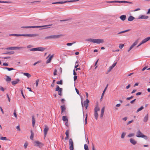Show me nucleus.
Masks as SVG:
<instances>
[{"instance_id": "obj_1", "label": "nucleus", "mask_w": 150, "mask_h": 150, "mask_svg": "<svg viewBox=\"0 0 150 150\" xmlns=\"http://www.w3.org/2000/svg\"><path fill=\"white\" fill-rule=\"evenodd\" d=\"M10 36H25V37H35L38 36L39 35L37 34H13L9 35Z\"/></svg>"}, {"instance_id": "obj_2", "label": "nucleus", "mask_w": 150, "mask_h": 150, "mask_svg": "<svg viewBox=\"0 0 150 150\" xmlns=\"http://www.w3.org/2000/svg\"><path fill=\"white\" fill-rule=\"evenodd\" d=\"M86 41H89L93 43L99 44L100 43H103L104 42V40L101 39H94L89 38L86 40Z\"/></svg>"}, {"instance_id": "obj_3", "label": "nucleus", "mask_w": 150, "mask_h": 150, "mask_svg": "<svg viewBox=\"0 0 150 150\" xmlns=\"http://www.w3.org/2000/svg\"><path fill=\"white\" fill-rule=\"evenodd\" d=\"M136 137H142L146 140L148 139L147 136L144 135L139 130L137 132Z\"/></svg>"}, {"instance_id": "obj_4", "label": "nucleus", "mask_w": 150, "mask_h": 150, "mask_svg": "<svg viewBox=\"0 0 150 150\" xmlns=\"http://www.w3.org/2000/svg\"><path fill=\"white\" fill-rule=\"evenodd\" d=\"M52 25V24H50L47 25H44L42 26H22L21 27V28H39L42 27H47L48 26H50Z\"/></svg>"}, {"instance_id": "obj_5", "label": "nucleus", "mask_w": 150, "mask_h": 150, "mask_svg": "<svg viewBox=\"0 0 150 150\" xmlns=\"http://www.w3.org/2000/svg\"><path fill=\"white\" fill-rule=\"evenodd\" d=\"M61 36H62V35H52L46 37L45 38V39L47 40L51 39L59 38Z\"/></svg>"}, {"instance_id": "obj_6", "label": "nucleus", "mask_w": 150, "mask_h": 150, "mask_svg": "<svg viewBox=\"0 0 150 150\" xmlns=\"http://www.w3.org/2000/svg\"><path fill=\"white\" fill-rule=\"evenodd\" d=\"M79 0H71V1H59L57 2H53L52 3V4H63L65 3H67V2H72L75 1H78Z\"/></svg>"}, {"instance_id": "obj_7", "label": "nucleus", "mask_w": 150, "mask_h": 150, "mask_svg": "<svg viewBox=\"0 0 150 150\" xmlns=\"http://www.w3.org/2000/svg\"><path fill=\"white\" fill-rule=\"evenodd\" d=\"M69 149L70 150H74V142L72 139L70 138L69 139Z\"/></svg>"}, {"instance_id": "obj_8", "label": "nucleus", "mask_w": 150, "mask_h": 150, "mask_svg": "<svg viewBox=\"0 0 150 150\" xmlns=\"http://www.w3.org/2000/svg\"><path fill=\"white\" fill-rule=\"evenodd\" d=\"M55 90L56 91H58V95L60 96L62 95V89L61 88H60L59 86L57 85V87L55 88Z\"/></svg>"}, {"instance_id": "obj_9", "label": "nucleus", "mask_w": 150, "mask_h": 150, "mask_svg": "<svg viewBox=\"0 0 150 150\" xmlns=\"http://www.w3.org/2000/svg\"><path fill=\"white\" fill-rule=\"evenodd\" d=\"M34 146H38L40 148L43 146L44 144L42 143L39 142L38 141H36L34 142Z\"/></svg>"}, {"instance_id": "obj_10", "label": "nucleus", "mask_w": 150, "mask_h": 150, "mask_svg": "<svg viewBox=\"0 0 150 150\" xmlns=\"http://www.w3.org/2000/svg\"><path fill=\"white\" fill-rule=\"evenodd\" d=\"M49 128L46 125H45V128L44 129L43 132H44V135L45 137L47 134V132L49 130Z\"/></svg>"}, {"instance_id": "obj_11", "label": "nucleus", "mask_w": 150, "mask_h": 150, "mask_svg": "<svg viewBox=\"0 0 150 150\" xmlns=\"http://www.w3.org/2000/svg\"><path fill=\"white\" fill-rule=\"evenodd\" d=\"M138 40H137L130 46L129 49L128 50V52H129L134 46H136L138 43Z\"/></svg>"}, {"instance_id": "obj_12", "label": "nucleus", "mask_w": 150, "mask_h": 150, "mask_svg": "<svg viewBox=\"0 0 150 150\" xmlns=\"http://www.w3.org/2000/svg\"><path fill=\"white\" fill-rule=\"evenodd\" d=\"M117 62H116L113 64L111 66L109 67V69L108 70V73L110 72L111 71L112 69L115 66Z\"/></svg>"}, {"instance_id": "obj_13", "label": "nucleus", "mask_w": 150, "mask_h": 150, "mask_svg": "<svg viewBox=\"0 0 150 150\" xmlns=\"http://www.w3.org/2000/svg\"><path fill=\"white\" fill-rule=\"evenodd\" d=\"M89 100L87 99L86 100L84 101V105L85 107L86 108V109L87 108L88 103H89Z\"/></svg>"}, {"instance_id": "obj_14", "label": "nucleus", "mask_w": 150, "mask_h": 150, "mask_svg": "<svg viewBox=\"0 0 150 150\" xmlns=\"http://www.w3.org/2000/svg\"><path fill=\"white\" fill-rule=\"evenodd\" d=\"M148 18L149 17L148 16L142 15L140 16L138 18V19H146Z\"/></svg>"}, {"instance_id": "obj_15", "label": "nucleus", "mask_w": 150, "mask_h": 150, "mask_svg": "<svg viewBox=\"0 0 150 150\" xmlns=\"http://www.w3.org/2000/svg\"><path fill=\"white\" fill-rule=\"evenodd\" d=\"M129 140L130 142L133 145H135L137 143V142L134 139L131 138Z\"/></svg>"}, {"instance_id": "obj_16", "label": "nucleus", "mask_w": 150, "mask_h": 150, "mask_svg": "<svg viewBox=\"0 0 150 150\" xmlns=\"http://www.w3.org/2000/svg\"><path fill=\"white\" fill-rule=\"evenodd\" d=\"M65 134L66 135V137H65V139L66 140H68L69 138V130H67L65 132Z\"/></svg>"}, {"instance_id": "obj_17", "label": "nucleus", "mask_w": 150, "mask_h": 150, "mask_svg": "<svg viewBox=\"0 0 150 150\" xmlns=\"http://www.w3.org/2000/svg\"><path fill=\"white\" fill-rule=\"evenodd\" d=\"M61 113L62 114L66 110V107L65 105H63L61 106Z\"/></svg>"}, {"instance_id": "obj_18", "label": "nucleus", "mask_w": 150, "mask_h": 150, "mask_svg": "<svg viewBox=\"0 0 150 150\" xmlns=\"http://www.w3.org/2000/svg\"><path fill=\"white\" fill-rule=\"evenodd\" d=\"M19 81L20 80L19 79H17L15 81H12L11 82V83L13 85H14L17 84L19 82Z\"/></svg>"}, {"instance_id": "obj_19", "label": "nucleus", "mask_w": 150, "mask_h": 150, "mask_svg": "<svg viewBox=\"0 0 150 150\" xmlns=\"http://www.w3.org/2000/svg\"><path fill=\"white\" fill-rule=\"evenodd\" d=\"M120 19L122 21H124L126 18V16L125 15H122L120 17Z\"/></svg>"}, {"instance_id": "obj_20", "label": "nucleus", "mask_w": 150, "mask_h": 150, "mask_svg": "<svg viewBox=\"0 0 150 150\" xmlns=\"http://www.w3.org/2000/svg\"><path fill=\"white\" fill-rule=\"evenodd\" d=\"M148 120V115L147 114L144 117V118L143 121L144 122H146Z\"/></svg>"}, {"instance_id": "obj_21", "label": "nucleus", "mask_w": 150, "mask_h": 150, "mask_svg": "<svg viewBox=\"0 0 150 150\" xmlns=\"http://www.w3.org/2000/svg\"><path fill=\"white\" fill-rule=\"evenodd\" d=\"M45 48L42 47H38L37 48V51L42 52L45 50Z\"/></svg>"}, {"instance_id": "obj_22", "label": "nucleus", "mask_w": 150, "mask_h": 150, "mask_svg": "<svg viewBox=\"0 0 150 150\" xmlns=\"http://www.w3.org/2000/svg\"><path fill=\"white\" fill-rule=\"evenodd\" d=\"M149 40H150V37H148L142 40V42L144 44Z\"/></svg>"}, {"instance_id": "obj_23", "label": "nucleus", "mask_w": 150, "mask_h": 150, "mask_svg": "<svg viewBox=\"0 0 150 150\" xmlns=\"http://www.w3.org/2000/svg\"><path fill=\"white\" fill-rule=\"evenodd\" d=\"M118 3H129V4H132V2H131L130 1H118Z\"/></svg>"}, {"instance_id": "obj_24", "label": "nucleus", "mask_w": 150, "mask_h": 150, "mask_svg": "<svg viewBox=\"0 0 150 150\" xmlns=\"http://www.w3.org/2000/svg\"><path fill=\"white\" fill-rule=\"evenodd\" d=\"M53 57V55H52L51 56H50L49 58L46 61L47 63H48L50 62L51 59Z\"/></svg>"}, {"instance_id": "obj_25", "label": "nucleus", "mask_w": 150, "mask_h": 150, "mask_svg": "<svg viewBox=\"0 0 150 150\" xmlns=\"http://www.w3.org/2000/svg\"><path fill=\"white\" fill-rule=\"evenodd\" d=\"M32 121L33 126L34 127V126L35 123V119L34 117V116H32Z\"/></svg>"}, {"instance_id": "obj_26", "label": "nucleus", "mask_w": 150, "mask_h": 150, "mask_svg": "<svg viewBox=\"0 0 150 150\" xmlns=\"http://www.w3.org/2000/svg\"><path fill=\"white\" fill-rule=\"evenodd\" d=\"M135 19V18L132 16H129L128 18V20L129 21H132L133 20Z\"/></svg>"}, {"instance_id": "obj_27", "label": "nucleus", "mask_w": 150, "mask_h": 150, "mask_svg": "<svg viewBox=\"0 0 150 150\" xmlns=\"http://www.w3.org/2000/svg\"><path fill=\"white\" fill-rule=\"evenodd\" d=\"M31 135L30 137V138L31 140H33L34 134L32 130H31Z\"/></svg>"}, {"instance_id": "obj_28", "label": "nucleus", "mask_w": 150, "mask_h": 150, "mask_svg": "<svg viewBox=\"0 0 150 150\" xmlns=\"http://www.w3.org/2000/svg\"><path fill=\"white\" fill-rule=\"evenodd\" d=\"M14 53V52L13 51H12L10 52H6L4 53L3 54H13Z\"/></svg>"}, {"instance_id": "obj_29", "label": "nucleus", "mask_w": 150, "mask_h": 150, "mask_svg": "<svg viewBox=\"0 0 150 150\" xmlns=\"http://www.w3.org/2000/svg\"><path fill=\"white\" fill-rule=\"evenodd\" d=\"M100 110L99 108L98 105H97L94 109V112H97L99 111Z\"/></svg>"}, {"instance_id": "obj_30", "label": "nucleus", "mask_w": 150, "mask_h": 150, "mask_svg": "<svg viewBox=\"0 0 150 150\" xmlns=\"http://www.w3.org/2000/svg\"><path fill=\"white\" fill-rule=\"evenodd\" d=\"M23 74L24 75L27 76L28 78H29L31 76V75L30 74L27 73H24Z\"/></svg>"}, {"instance_id": "obj_31", "label": "nucleus", "mask_w": 150, "mask_h": 150, "mask_svg": "<svg viewBox=\"0 0 150 150\" xmlns=\"http://www.w3.org/2000/svg\"><path fill=\"white\" fill-rule=\"evenodd\" d=\"M62 119L64 121L68 122V119L66 116H63L62 117Z\"/></svg>"}, {"instance_id": "obj_32", "label": "nucleus", "mask_w": 150, "mask_h": 150, "mask_svg": "<svg viewBox=\"0 0 150 150\" xmlns=\"http://www.w3.org/2000/svg\"><path fill=\"white\" fill-rule=\"evenodd\" d=\"M4 69H6L8 70V71H11L12 70H15V69L12 68H8V67H4L3 68Z\"/></svg>"}, {"instance_id": "obj_33", "label": "nucleus", "mask_w": 150, "mask_h": 150, "mask_svg": "<svg viewBox=\"0 0 150 150\" xmlns=\"http://www.w3.org/2000/svg\"><path fill=\"white\" fill-rule=\"evenodd\" d=\"M98 114L97 112H95L94 113V116L96 119L97 120L98 117Z\"/></svg>"}, {"instance_id": "obj_34", "label": "nucleus", "mask_w": 150, "mask_h": 150, "mask_svg": "<svg viewBox=\"0 0 150 150\" xmlns=\"http://www.w3.org/2000/svg\"><path fill=\"white\" fill-rule=\"evenodd\" d=\"M144 109V107L143 106H141L136 111V112L137 113L140 111Z\"/></svg>"}, {"instance_id": "obj_35", "label": "nucleus", "mask_w": 150, "mask_h": 150, "mask_svg": "<svg viewBox=\"0 0 150 150\" xmlns=\"http://www.w3.org/2000/svg\"><path fill=\"white\" fill-rule=\"evenodd\" d=\"M129 30H124V31H122L121 32H120L118 33L117 34L118 35V34H121V33H125L126 32L128 31H129Z\"/></svg>"}, {"instance_id": "obj_36", "label": "nucleus", "mask_w": 150, "mask_h": 150, "mask_svg": "<svg viewBox=\"0 0 150 150\" xmlns=\"http://www.w3.org/2000/svg\"><path fill=\"white\" fill-rule=\"evenodd\" d=\"M134 135V133H131L128 135L127 136V137H133Z\"/></svg>"}, {"instance_id": "obj_37", "label": "nucleus", "mask_w": 150, "mask_h": 150, "mask_svg": "<svg viewBox=\"0 0 150 150\" xmlns=\"http://www.w3.org/2000/svg\"><path fill=\"white\" fill-rule=\"evenodd\" d=\"M11 80V78L9 77V76H6V80L7 81H10Z\"/></svg>"}, {"instance_id": "obj_38", "label": "nucleus", "mask_w": 150, "mask_h": 150, "mask_svg": "<svg viewBox=\"0 0 150 150\" xmlns=\"http://www.w3.org/2000/svg\"><path fill=\"white\" fill-rule=\"evenodd\" d=\"M23 48V47H14V50L22 49Z\"/></svg>"}, {"instance_id": "obj_39", "label": "nucleus", "mask_w": 150, "mask_h": 150, "mask_svg": "<svg viewBox=\"0 0 150 150\" xmlns=\"http://www.w3.org/2000/svg\"><path fill=\"white\" fill-rule=\"evenodd\" d=\"M6 50H14V47H7V48H6Z\"/></svg>"}, {"instance_id": "obj_40", "label": "nucleus", "mask_w": 150, "mask_h": 150, "mask_svg": "<svg viewBox=\"0 0 150 150\" xmlns=\"http://www.w3.org/2000/svg\"><path fill=\"white\" fill-rule=\"evenodd\" d=\"M84 148L85 150H89L88 146L86 144H84Z\"/></svg>"}, {"instance_id": "obj_41", "label": "nucleus", "mask_w": 150, "mask_h": 150, "mask_svg": "<svg viewBox=\"0 0 150 150\" xmlns=\"http://www.w3.org/2000/svg\"><path fill=\"white\" fill-rule=\"evenodd\" d=\"M126 135V133L125 132H123L122 133L121 136V138L122 139H123L124 138L125 136Z\"/></svg>"}, {"instance_id": "obj_42", "label": "nucleus", "mask_w": 150, "mask_h": 150, "mask_svg": "<svg viewBox=\"0 0 150 150\" xmlns=\"http://www.w3.org/2000/svg\"><path fill=\"white\" fill-rule=\"evenodd\" d=\"M57 83L58 84L62 85V81L61 80L60 81H58L57 82Z\"/></svg>"}, {"instance_id": "obj_43", "label": "nucleus", "mask_w": 150, "mask_h": 150, "mask_svg": "<svg viewBox=\"0 0 150 150\" xmlns=\"http://www.w3.org/2000/svg\"><path fill=\"white\" fill-rule=\"evenodd\" d=\"M118 1H106L107 3H118Z\"/></svg>"}, {"instance_id": "obj_44", "label": "nucleus", "mask_w": 150, "mask_h": 150, "mask_svg": "<svg viewBox=\"0 0 150 150\" xmlns=\"http://www.w3.org/2000/svg\"><path fill=\"white\" fill-rule=\"evenodd\" d=\"M30 50L32 51H37V48L30 49Z\"/></svg>"}, {"instance_id": "obj_45", "label": "nucleus", "mask_w": 150, "mask_h": 150, "mask_svg": "<svg viewBox=\"0 0 150 150\" xmlns=\"http://www.w3.org/2000/svg\"><path fill=\"white\" fill-rule=\"evenodd\" d=\"M0 139L3 140H7L6 137H1L0 138Z\"/></svg>"}, {"instance_id": "obj_46", "label": "nucleus", "mask_w": 150, "mask_h": 150, "mask_svg": "<svg viewBox=\"0 0 150 150\" xmlns=\"http://www.w3.org/2000/svg\"><path fill=\"white\" fill-rule=\"evenodd\" d=\"M75 43V42H74L71 43H68L67 44V46H71Z\"/></svg>"}, {"instance_id": "obj_47", "label": "nucleus", "mask_w": 150, "mask_h": 150, "mask_svg": "<svg viewBox=\"0 0 150 150\" xmlns=\"http://www.w3.org/2000/svg\"><path fill=\"white\" fill-rule=\"evenodd\" d=\"M87 115L86 114V118H85V124H86L87 123Z\"/></svg>"}, {"instance_id": "obj_48", "label": "nucleus", "mask_w": 150, "mask_h": 150, "mask_svg": "<svg viewBox=\"0 0 150 150\" xmlns=\"http://www.w3.org/2000/svg\"><path fill=\"white\" fill-rule=\"evenodd\" d=\"M124 47L123 44H120L119 45V47L120 49H122Z\"/></svg>"}, {"instance_id": "obj_49", "label": "nucleus", "mask_w": 150, "mask_h": 150, "mask_svg": "<svg viewBox=\"0 0 150 150\" xmlns=\"http://www.w3.org/2000/svg\"><path fill=\"white\" fill-rule=\"evenodd\" d=\"M39 79H38L37 80H36V87H37L38 86V83L39 82Z\"/></svg>"}, {"instance_id": "obj_50", "label": "nucleus", "mask_w": 150, "mask_h": 150, "mask_svg": "<svg viewBox=\"0 0 150 150\" xmlns=\"http://www.w3.org/2000/svg\"><path fill=\"white\" fill-rule=\"evenodd\" d=\"M53 74L54 76L57 75V70L56 69H54Z\"/></svg>"}, {"instance_id": "obj_51", "label": "nucleus", "mask_w": 150, "mask_h": 150, "mask_svg": "<svg viewBox=\"0 0 150 150\" xmlns=\"http://www.w3.org/2000/svg\"><path fill=\"white\" fill-rule=\"evenodd\" d=\"M21 94H22V96H23V98H25V97L23 94V91L22 89L21 90Z\"/></svg>"}, {"instance_id": "obj_52", "label": "nucleus", "mask_w": 150, "mask_h": 150, "mask_svg": "<svg viewBox=\"0 0 150 150\" xmlns=\"http://www.w3.org/2000/svg\"><path fill=\"white\" fill-rule=\"evenodd\" d=\"M13 115H14L15 117L16 118L17 117V114H16V110H14V113H13Z\"/></svg>"}, {"instance_id": "obj_53", "label": "nucleus", "mask_w": 150, "mask_h": 150, "mask_svg": "<svg viewBox=\"0 0 150 150\" xmlns=\"http://www.w3.org/2000/svg\"><path fill=\"white\" fill-rule=\"evenodd\" d=\"M105 110V107H103L101 110V112L104 113Z\"/></svg>"}, {"instance_id": "obj_54", "label": "nucleus", "mask_w": 150, "mask_h": 150, "mask_svg": "<svg viewBox=\"0 0 150 150\" xmlns=\"http://www.w3.org/2000/svg\"><path fill=\"white\" fill-rule=\"evenodd\" d=\"M5 89H4V88L1 86L0 87V90L1 91H4L5 90Z\"/></svg>"}, {"instance_id": "obj_55", "label": "nucleus", "mask_w": 150, "mask_h": 150, "mask_svg": "<svg viewBox=\"0 0 150 150\" xmlns=\"http://www.w3.org/2000/svg\"><path fill=\"white\" fill-rule=\"evenodd\" d=\"M133 97V96H131L130 97L127 98L126 100H130V99L132 98Z\"/></svg>"}, {"instance_id": "obj_56", "label": "nucleus", "mask_w": 150, "mask_h": 150, "mask_svg": "<svg viewBox=\"0 0 150 150\" xmlns=\"http://www.w3.org/2000/svg\"><path fill=\"white\" fill-rule=\"evenodd\" d=\"M108 84H107L106 86L105 87V89H104V90L103 91V93H105V91H106V90L107 89V88H108Z\"/></svg>"}, {"instance_id": "obj_57", "label": "nucleus", "mask_w": 150, "mask_h": 150, "mask_svg": "<svg viewBox=\"0 0 150 150\" xmlns=\"http://www.w3.org/2000/svg\"><path fill=\"white\" fill-rule=\"evenodd\" d=\"M148 67L146 66L145 67H144L142 69V71H143L145 70Z\"/></svg>"}, {"instance_id": "obj_58", "label": "nucleus", "mask_w": 150, "mask_h": 150, "mask_svg": "<svg viewBox=\"0 0 150 150\" xmlns=\"http://www.w3.org/2000/svg\"><path fill=\"white\" fill-rule=\"evenodd\" d=\"M142 92H138L136 94V96H138V95H140L142 94Z\"/></svg>"}, {"instance_id": "obj_59", "label": "nucleus", "mask_w": 150, "mask_h": 150, "mask_svg": "<svg viewBox=\"0 0 150 150\" xmlns=\"http://www.w3.org/2000/svg\"><path fill=\"white\" fill-rule=\"evenodd\" d=\"M28 145V144L27 143H25L24 145V146L25 147V149L26 148L27 146Z\"/></svg>"}, {"instance_id": "obj_60", "label": "nucleus", "mask_w": 150, "mask_h": 150, "mask_svg": "<svg viewBox=\"0 0 150 150\" xmlns=\"http://www.w3.org/2000/svg\"><path fill=\"white\" fill-rule=\"evenodd\" d=\"M16 128L18 129V130L19 131L21 130V129L20 128V126L19 125H18L17 126Z\"/></svg>"}, {"instance_id": "obj_61", "label": "nucleus", "mask_w": 150, "mask_h": 150, "mask_svg": "<svg viewBox=\"0 0 150 150\" xmlns=\"http://www.w3.org/2000/svg\"><path fill=\"white\" fill-rule=\"evenodd\" d=\"M7 97L8 98V100L9 102L10 101V99L9 96L8 95V94H6Z\"/></svg>"}, {"instance_id": "obj_62", "label": "nucleus", "mask_w": 150, "mask_h": 150, "mask_svg": "<svg viewBox=\"0 0 150 150\" xmlns=\"http://www.w3.org/2000/svg\"><path fill=\"white\" fill-rule=\"evenodd\" d=\"M3 66H7L8 65V64L7 63H4L3 64Z\"/></svg>"}, {"instance_id": "obj_63", "label": "nucleus", "mask_w": 150, "mask_h": 150, "mask_svg": "<svg viewBox=\"0 0 150 150\" xmlns=\"http://www.w3.org/2000/svg\"><path fill=\"white\" fill-rule=\"evenodd\" d=\"M130 86H131V85L130 84H128V85L126 87V89H128L130 87Z\"/></svg>"}, {"instance_id": "obj_64", "label": "nucleus", "mask_w": 150, "mask_h": 150, "mask_svg": "<svg viewBox=\"0 0 150 150\" xmlns=\"http://www.w3.org/2000/svg\"><path fill=\"white\" fill-rule=\"evenodd\" d=\"M92 150H96L94 148V147L93 144H92Z\"/></svg>"}]
</instances>
